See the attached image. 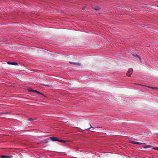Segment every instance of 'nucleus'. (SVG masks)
Returning a JSON list of instances; mask_svg holds the SVG:
<instances>
[{
	"label": "nucleus",
	"mask_w": 158,
	"mask_h": 158,
	"mask_svg": "<svg viewBox=\"0 0 158 158\" xmlns=\"http://www.w3.org/2000/svg\"><path fill=\"white\" fill-rule=\"evenodd\" d=\"M69 63L70 64H76L78 66H81L82 65V64L81 63H77V62H72L71 61H70Z\"/></svg>",
	"instance_id": "nucleus-6"
},
{
	"label": "nucleus",
	"mask_w": 158,
	"mask_h": 158,
	"mask_svg": "<svg viewBox=\"0 0 158 158\" xmlns=\"http://www.w3.org/2000/svg\"><path fill=\"white\" fill-rule=\"evenodd\" d=\"M144 86L145 87L150 88V89H152L154 90L156 89H157V88H156V87H151V86H146V85H144Z\"/></svg>",
	"instance_id": "nucleus-11"
},
{
	"label": "nucleus",
	"mask_w": 158,
	"mask_h": 158,
	"mask_svg": "<svg viewBox=\"0 0 158 158\" xmlns=\"http://www.w3.org/2000/svg\"><path fill=\"white\" fill-rule=\"evenodd\" d=\"M157 6L158 7V6Z\"/></svg>",
	"instance_id": "nucleus-24"
},
{
	"label": "nucleus",
	"mask_w": 158,
	"mask_h": 158,
	"mask_svg": "<svg viewBox=\"0 0 158 158\" xmlns=\"http://www.w3.org/2000/svg\"><path fill=\"white\" fill-rule=\"evenodd\" d=\"M132 56H134V57H138L139 58V59L140 60V61H141V58H140V57H139L138 55H137V54H132Z\"/></svg>",
	"instance_id": "nucleus-10"
},
{
	"label": "nucleus",
	"mask_w": 158,
	"mask_h": 158,
	"mask_svg": "<svg viewBox=\"0 0 158 158\" xmlns=\"http://www.w3.org/2000/svg\"><path fill=\"white\" fill-rule=\"evenodd\" d=\"M47 142V141H46V142H44L45 143H46V142Z\"/></svg>",
	"instance_id": "nucleus-21"
},
{
	"label": "nucleus",
	"mask_w": 158,
	"mask_h": 158,
	"mask_svg": "<svg viewBox=\"0 0 158 158\" xmlns=\"http://www.w3.org/2000/svg\"><path fill=\"white\" fill-rule=\"evenodd\" d=\"M145 148H148V147L147 146H146V147H145Z\"/></svg>",
	"instance_id": "nucleus-19"
},
{
	"label": "nucleus",
	"mask_w": 158,
	"mask_h": 158,
	"mask_svg": "<svg viewBox=\"0 0 158 158\" xmlns=\"http://www.w3.org/2000/svg\"><path fill=\"white\" fill-rule=\"evenodd\" d=\"M33 89L29 90V91L32 92Z\"/></svg>",
	"instance_id": "nucleus-18"
},
{
	"label": "nucleus",
	"mask_w": 158,
	"mask_h": 158,
	"mask_svg": "<svg viewBox=\"0 0 158 158\" xmlns=\"http://www.w3.org/2000/svg\"><path fill=\"white\" fill-rule=\"evenodd\" d=\"M83 9H84V7H83V8H82Z\"/></svg>",
	"instance_id": "nucleus-22"
},
{
	"label": "nucleus",
	"mask_w": 158,
	"mask_h": 158,
	"mask_svg": "<svg viewBox=\"0 0 158 158\" xmlns=\"http://www.w3.org/2000/svg\"><path fill=\"white\" fill-rule=\"evenodd\" d=\"M69 63L70 64H76L78 66H81L82 65V64L81 63H77V62H72L71 61H70Z\"/></svg>",
	"instance_id": "nucleus-5"
},
{
	"label": "nucleus",
	"mask_w": 158,
	"mask_h": 158,
	"mask_svg": "<svg viewBox=\"0 0 158 158\" xmlns=\"http://www.w3.org/2000/svg\"><path fill=\"white\" fill-rule=\"evenodd\" d=\"M99 128L100 127H95L93 129V131H92L98 132L100 130L99 129Z\"/></svg>",
	"instance_id": "nucleus-7"
},
{
	"label": "nucleus",
	"mask_w": 158,
	"mask_h": 158,
	"mask_svg": "<svg viewBox=\"0 0 158 158\" xmlns=\"http://www.w3.org/2000/svg\"><path fill=\"white\" fill-rule=\"evenodd\" d=\"M37 91H37L36 90H32V92H36V93H37Z\"/></svg>",
	"instance_id": "nucleus-17"
},
{
	"label": "nucleus",
	"mask_w": 158,
	"mask_h": 158,
	"mask_svg": "<svg viewBox=\"0 0 158 158\" xmlns=\"http://www.w3.org/2000/svg\"><path fill=\"white\" fill-rule=\"evenodd\" d=\"M2 114V113H0V115H1Z\"/></svg>",
	"instance_id": "nucleus-20"
},
{
	"label": "nucleus",
	"mask_w": 158,
	"mask_h": 158,
	"mask_svg": "<svg viewBox=\"0 0 158 158\" xmlns=\"http://www.w3.org/2000/svg\"><path fill=\"white\" fill-rule=\"evenodd\" d=\"M157 89H158V88H157Z\"/></svg>",
	"instance_id": "nucleus-23"
},
{
	"label": "nucleus",
	"mask_w": 158,
	"mask_h": 158,
	"mask_svg": "<svg viewBox=\"0 0 158 158\" xmlns=\"http://www.w3.org/2000/svg\"><path fill=\"white\" fill-rule=\"evenodd\" d=\"M94 9L96 10H99L100 9V8L99 7H95L94 8Z\"/></svg>",
	"instance_id": "nucleus-12"
},
{
	"label": "nucleus",
	"mask_w": 158,
	"mask_h": 158,
	"mask_svg": "<svg viewBox=\"0 0 158 158\" xmlns=\"http://www.w3.org/2000/svg\"><path fill=\"white\" fill-rule=\"evenodd\" d=\"M35 119H32V118H29L28 119V121H31V120H34Z\"/></svg>",
	"instance_id": "nucleus-14"
},
{
	"label": "nucleus",
	"mask_w": 158,
	"mask_h": 158,
	"mask_svg": "<svg viewBox=\"0 0 158 158\" xmlns=\"http://www.w3.org/2000/svg\"><path fill=\"white\" fill-rule=\"evenodd\" d=\"M89 127L87 129H83L82 130L83 131H89V130L91 128H93V127L92 126H91L90 124H88V126H87V127Z\"/></svg>",
	"instance_id": "nucleus-3"
},
{
	"label": "nucleus",
	"mask_w": 158,
	"mask_h": 158,
	"mask_svg": "<svg viewBox=\"0 0 158 158\" xmlns=\"http://www.w3.org/2000/svg\"><path fill=\"white\" fill-rule=\"evenodd\" d=\"M131 143H133V144H139V145L146 144V143H142L138 142H135V141H131Z\"/></svg>",
	"instance_id": "nucleus-4"
},
{
	"label": "nucleus",
	"mask_w": 158,
	"mask_h": 158,
	"mask_svg": "<svg viewBox=\"0 0 158 158\" xmlns=\"http://www.w3.org/2000/svg\"><path fill=\"white\" fill-rule=\"evenodd\" d=\"M37 93L39 94H40L41 95H44L43 94L41 93H40V92H39V91H37Z\"/></svg>",
	"instance_id": "nucleus-15"
},
{
	"label": "nucleus",
	"mask_w": 158,
	"mask_h": 158,
	"mask_svg": "<svg viewBox=\"0 0 158 158\" xmlns=\"http://www.w3.org/2000/svg\"><path fill=\"white\" fill-rule=\"evenodd\" d=\"M133 71V69L131 68L130 69H129L128 72L127 73V75L128 77L130 76L132 73Z\"/></svg>",
	"instance_id": "nucleus-2"
},
{
	"label": "nucleus",
	"mask_w": 158,
	"mask_h": 158,
	"mask_svg": "<svg viewBox=\"0 0 158 158\" xmlns=\"http://www.w3.org/2000/svg\"><path fill=\"white\" fill-rule=\"evenodd\" d=\"M7 64H12L15 65H18V64L15 62H8Z\"/></svg>",
	"instance_id": "nucleus-8"
},
{
	"label": "nucleus",
	"mask_w": 158,
	"mask_h": 158,
	"mask_svg": "<svg viewBox=\"0 0 158 158\" xmlns=\"http://www.w3.org/2000/svg\"><path fill=\"white\" fill-rule=\"evenodd\" d=\"M1 158H8V156H1Z\"/></svg>",
	"instance_id": "nucleus-13"
},
{
	"label": "nucleus",
	"mask_w": 158,
	"mask_h": 158,
	"mask_svg": "<svg viewBox=\"0 0 158 158\" xmlns=\"http://www.w3.org/2000/svg\"><path fill=\"white\" fill-rule=\"evenodd\" d=\"M152 149L158 150V147L153 148Z\"/></svg>",
	"instance_id": "nucleus-16"
},
{
	"label": "nucleus",
	"mask_w": 158,
	"mask_h": 158,
	"mask_svg": "<svg viewBox=\"0 0 158 158\" xmlns=\"http://www.w3.org/2000/svg\"><path fill=\"white\" fill-rule=\"evenodd\" d=\"M51 139L52 140L55 141H58V139L56 137H50L48 139L46 140V141H47L48 140Z\"/></svg>",
	"instance_id": "nucleus-1"
},
{
	"label": "nucleus",
	"mask_w": 158,
	"mask_h": 158,
	"mask_svg": "<svg viewBox=\"0 0 158 158\" xmlns=\"http://www.w3.org/2000/svg\"><path fill=\"white\" fill-rule=\"evenodd\" d=\"M58 141L61 142V143H67L68 142V141H66V140H64L61 139H58Z\"/></svg>",
	"instance_id": "nucleus-9"
}]
</instances>
